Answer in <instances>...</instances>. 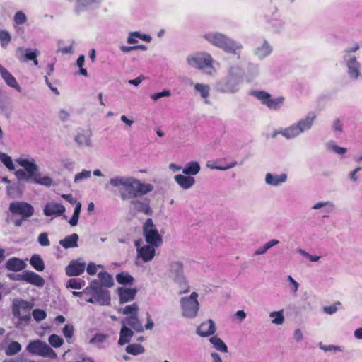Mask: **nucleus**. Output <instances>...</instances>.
Here are the masks:
<instances>
[{"label": "nucleus", "instance_id": "nucleus-44", "mask_svg": "<svg viewBox=\"0 0 362 362\" xmlns=\"http://www.w3.org/2000/svg\"><path fill=\"white\" fill-rule=\"evenodd\" d=\"M30 263L37 271L42 272L45 269V264L39 255H34L31 257Z\"/></svg>", "mask_w": 362, "mask_h": 362}, {"label": "nucleus", "instance_id": "nucleus-23", "mask_svg": "<svg viewBox=\"0 0 362 362\" xmlns=\"http://www.w3.org/2000/svg\"><path fill=\"white\" fill-rule=\"evenodd\" d=\"M0 75L5 83L9 87L16 89L18 92H21V87L18 83L16 79L12 74L3 66L0 64Z\"/></svg>", "mask_w": 362, "mask_h": 362}, {"label": "nucleus", "instance_id": "nucleus-26", "mask_svg": "<svg viewBox=\"0 0 362 362\" xmlns=\"http://www.w3.org/2000/svg\"><path fill=\"white\" fill-rule=\"evenodd\" d=\"M23 276V281L37 287H42L45 284L44 279L35 272L25 270Z\"/></svg>", "mask_w": 362, "mask_h": 362}, {"label": "nucleus", "instance_id": "nucleus-13", "mask_svg": "<svg viewBox=\"0 0 362 362\" xmlns=\"http://www.w3.org/2000/svg\"><path fill=\"white\" fill-rule=\"evenodd\" d=\"M273 51L272 46L264 38L256 41L252 49V54L259 60H264L269 57Z\"/></svg>", "mask_w": 362, "mask_h": 362}, {"label": "nucleus", "instance_id": "nucleus-63", "mask_svg": "<svg viewBox=\"0 0 362 362\" xmlns=\"http://www.w3.org/2000/svg\"><path fill=\"white\" fill-rule=\"evenodd\" d=\"M37 241L41 246L47 247L50 245V241L47 233H41L38 235Z\"/></svg>", "mask_w": 362, "mask_h": 362}, {"label": "nucleus", "instance_id": "nucleus-11", "mask_svg": "<svg viewBox=\"0 0 362 362\" xmlns=\"http://www.w3.org/2000/svg\"><path fill=\"white\" fill-rule=\"evenodd\" d=\"M143 233L147 243L154 245V246H159L162 243V237L151 218L146 220L143 225Z\"/></svg>", "mask_w": 362, "mask_h": 362}, {"label": "nucleus", "instance_id": "nucleus-47", "mask_svg": "<svg viewBox=\"0 0 362 362\" xmlns=\"http://www.w3.org/2000/svg\"><path fill=\"white\" fill-rule=\"evenodd\" d=\"M269 316L272 319V324L280 325L284 322L283 310L271 312L269 313Z\"/></svg>", "mask_w": 362, "mask_h": 362}, {"label": "nucleus", "instance_id": "nucleus-32", "mask_svg": "<svg viewBox=\"0 0 362 362\" xmlns=\"http://www.w3.org/2000/svg\"><path fill=\"white\" fill-rule=\"evenodd\" d=\"M6 267L10 271L18 272L24 269L26 263L21 259L13 257L7 261Z\"/></svg>", "mask_w": 362, "mask_h": 362}, {"label": "nucleus", "instance_id": "nucleus-2", "mask_svg": "<svg viewBox=\"0 0 362 362\" xmlns=\"http://www.w3.org/2000/svg\"><path fill=\"white\" fill-rule=\"evenodd\" d=\"M109 183L118 190L122 200H132L144 196L154 189L153 185L142 182L132 176H114L110 179Z\"/></svg>", "mask_w": 362, "mask_h": 362}, {"label": "nucleus", "instance_id": "nucleus-42", "mask_svg": "<svg viewBox=\"0 0 362 362\" xmlns=\"http://www.w3.org/2000/svg\"><path fill=\"white\" fill-rule=\"evenodd\" d=\"M75 141L80 146H92V141L90 136L88 134L79 133L75 138Z\"/></svg>", "mask_w": 362, "mask_h": 362}, {"label": "nucleus", "instance_id": "nucleus-40", "mask_svg": "<svg viewBox=\"0 0 362 362\" xmlns=\"http://www.w3.org/2000/svg\"><path fill=\"white\" fill-rule=\"evenodd\" d=\"M334 204L331 201L319 202L315 204L312 209L315 210L322 209V211L329 214L334 210Z\"/></svg>", "mask_w": 362, "mask_h": 362}, {"label": "nucleus", "instance_id": "nucleus-49", "mask_svg": "<svg viewBox=\"0 0 362 362\" xmlns=\"http://www.w3.org/2000/svg\"><path fill=\"white\" fill-rule=\"evenodd\" d=\"M326 148L329 151L334 153L337 155L341 156L347 152V148L339 146L333 141L328 142L326 144Z\"/></svg>", "mask_w": 362, "mask_h": 362}, {"label": "nucleus", "instance_id": "nucleus-33", "mask_svg": "<svg viewBox=\"0 0 362 362\" xmlns=\"http://www.w3.org/2000/svg\"><path fill=\"white\" fill-rule=\"evenodd\" d=\"M108 337L109 336L105 334L97 333L90 339L88 343L95 346L98 349H104Z\"/></svg>", "mask_w": 362, "mask_h": 362}, {"label": "nucleus", "instance_id": "nucleus-60", "mask_svg": "<svg viewBox=\"0 0 362 362\" xmlns=\"http://www.w3.org/2000/svg\"><path fill=\"white\" fill-rule=\"evenodd\" d=\"M74 327L71 324H66L63 328V334L66 337V340L69 341L74 334Z\"/></svg>", "mask_w": 362, "mask_h": 362}, {"label": "nucleus", "instance_id": "nucleus-8", "mask_svg": "<svg viewBox=\"0 0 362 362\" xmlns=\"http://www.w3.org/2000/svg\"><path fill=\"white\" fill-rule=\"evenodd\" d=\"M198 297L197 293L192 292L189 296L181 298L180 303L184 317L194 319L197 316L199 310Z\"/></svg>", "mask_w": 362, "mask_h": 362}, {"label": "nucleus", "instance_id": "nucleus-35", "mask_svg": "<svg viewBox=\"0 0 362 362\" xmlns=\"http://www.w3.org/2000/svg\"><path fill=\"white\" fill-rule=\"evenodd\" d=\"M201 170L200 165L197 161H191L185 165L182 169L184 175L193 176L197 175Z\"/></svg>", "mask_w": 362, "mask_h": 362}, {"label": "nucleus", "instance_id": "nucleus-51", "mask_svg": "<svg viewBox=\"0 0 362 362\" xmlns=\"http://www.w3.org/2000/svg\"><path fill=\"white\" fill-rule=\"evenodd\" d=\"M27 20V16L23 11H17L13 16V26L16 28L18 25H23Z\"/></svg>", "mask_w": 362, "mask_h": 362}, {"label": "nucleus", "instance_id": "nucleus-15", "mask_svg": "<svg viewBox=\"0 0 362 362\" xmlns=\"http://www.w3.org/2000/svg\"><path fill=\"white\" fill-rule=\"evenodd\" d=\"M16 162L25 169L28 174V179H31L38 171V166L35 163V160L28 155H22L16 159Z\"/></svg>", "mask_w": 362, "mask_h": 362}, {"label": "nucleus", "instance_id": "nucleus-25", "mask_svg": "<svg viewBox=\"0 0 362 362\" xmlns=\"http://www.w3.org/2000/svg\"><path fill=\"white\" fill-rule=\"evenodd\" d=\"M176 183L183 189H189L195 184V179L192 176L178 174L174 177Z\"/></svg>", "mask_w": 362, "mask_h": 362}, {"label": "nucleus", "instance_id": "nucleus-61", "mask_svg": "<svg viewBox=\"0 0 362 362\" xmlns=\"http://www.w3.org/2000/svg\"><path fill=\"white\" fill-rule=\"evenodd\" d=\"M32 315L34 320L37 322H40L43 320L47 316L46 312L41 309H35L33 311Z\"/></svg>", "mask_w": 362, "mask_h": 362}, {"label": "nucleus", "instance_id": "nucleus-22", "mask_svg": "<svg viewBox=\"0 0 362 362\" xmlns=\"http://www.w3.org/2000/svg\"><path fill=\"white\" fill-rule=\"evenodd\" d=\"M85 267V262L78 260H73L66 267V274L69 276H79L83 273Z\"/></svg>", "mask_w": 362, "mask_h": 362}, {"label": "nucleus", "instance_id": "nucleus-3", "mask_svg": "<svg viewBox=\"0 0 362 362\" xmlns=\"http://www.w3.org/2000/svg\"><path fill=\"white\" fill-rule=\"evenodd\" d=\"M202 37L211 45L218 47L226 53L236 55L240 58L243 49L241 42L217 31L204 33Z\"/></svg>", "mask_w": 362, "mask_h": 362}, {"label": "nucleus", "instance_id": "nucleus-14", "mask_svg": "<svg viewBox=\"0 0 362 362\" xmlns=\"http://www.w3.org/2000/svg\"><path fill=\"white\" fill-rule=\"evenodd\" d=\"M9 211L16 214L21 215L23 218H28L34 214L33 206L25 202H13L9 205Z\"/></svg>", "mask_w": 362, "mask_h": 362}, {"label": "nucleus", "instance_id": "nucleus-34", "mask_svg": "<svg viewBox=\"0 0 362 362\" xmlns=\"http://www.w3.org/2000/svg\"><path fill=\"white\" fill-rule=\"evenodd\" d=\"M78 235L73 233L65 237L59 241V244L65 249L76 247L78 246Z\"/></svg>", "mask_w": 362, "mask_h": 362}, {"label": "nucleus", "instance_id": "nucleus-64", "mask_svg": "<svg viewBox=\"0 0 362 362\" xmlns=\"http://www.w3.org/2000/svg\"><path fill=\"white\" fill-rule=\"evenodd\" d=\"M287 279L289 281L290 286L289 289L293 293L296 294L298 291L299 284L291 276H287Z\"/></svg>", "mask_w": 362, "mask_h": 362}, {"label": "nucleus", "instance_id": "nucleus-43", "mask_svg": "<svg viewBox=\"0 0 362 362\" xmlns=\"http://www.w3.org/2000/svg\"><path fill=\"white\" fill-rule=\"evenodd\" d=\"M22 346L20 343L13 341L6 347L4 351L6 356H11L20 352Z\"/></svg>", "mask_w": 362, "mask_h": 362}, {"label": "nucleus", "instance_id": "nucleus-39", "mask_svg": "<svg viewBox=\"0 0 362 362\" xmlns=\"http://www.w3.org/2000/svg\"><path fill=\"white\" fill-rule=\"evenodd\" d=\"M25 52V54L21 57H18V59L20 60L28 62V61H32L34 60L35 58H37V55L39 54V51L37 49H32L30 48H26L23 49L22 47H19L18 49V52Z\"/></svg>", "mask_w": 362, "mask_h": 362}, {"label": "nucleus", "instance_id": "nucleus-52", "mask_svg": "<svg viewBox=\"0 0 362 362\" xmlns=\"http://www.w3.org/2000/svg\"><path fill=\"white\" fill-rule=\"evenodd\" d=\"M0 160L10 170L15 169V165L11 158L5 153L0 152Z\"/></svg>", "mask_w": 362, "mask_h": 362}, {"label": "nucleus", "instance_id": "nucleus-19", "mask_svg": "<svg viewBox=\"0 0 362 362\" xmlns=\"http://www.w3.org/2000/svg\"><path fill=\"white\" fill-rule=\"evenodd\" d=\"M134 209L139 213H142L147 216L153 214V209L150 206V200L148 199H139L134 198L130 202Z\"/></svg>", "mask_w": 362, "mask_h": 362}, {"label": "nucleus", "instance_id": "nucleus-48", "mask_svg": "<svg viewBox=\"0 0 362 362\" xmlns=\"http://www.w3.org/2000/svg\"><path fill=\"white\" fill-rule=\"evenodd\" d=\"M217 162L218 161H213V162L209 161L206 163V167L209 168V169H212V170H226L233 168L237 165L236 161H233L226 165H216Z\"/></svg>", "mask_w": 362, "mask_h": 362}, {"label": "nucleus", "instance_id": "nucleus-21", "mask_svg": "<svg viewBox=\"0 0 362 362\" xmlns=\"http://www.w3.org/2000/svg\"><path fill=\"white\" fill-rule=\"evenodd\" d=\"M288 180V175L286 173L273 174L267 173L265 175V183L272 187H278L285 183Z\"/></svg>", "mask_w": 362, "mask_h": 362}, {"label": "nucleus", "instance_id": "nucleus-17", "mask_svg": "<svg viewBox=\"0 0 362 362\" xmlns=\"http://www.w3.org/2000/svg\"><path fill=\"white\" fill-rule=\"evenodd\" d=\"M140 242V240L135 242L137 257L141 258L144 262L152 260L156 254V247L158 246H154V245L148 243V245L141 246Z\"/></svg>", "mask_w": 362, "mask_h": 362}, {"label": "nucleus", "instance_id": "nucleus-24", "mask_svg": "<svg viewBox=\"0 0 362 362\" xmlns=\"http://www.w3.org/2000/svg\"><path fill=\"white\" fill-rule=\"evenodd\" d=\"M216 332V325L212 320L203 322L197 329V333L200 337H206L214 334Z\"/></svg>", "mask_w": 362, "mask_h": 362}, {"label": "nucleus", "instance_id": "nucleus-27", "mask_svg": "<svg viewBox=\"0 0 362 362\" xmlns=\"http://www.w3.org/2000/svg\"><path fill=\"white\" fill-rule=\"evenodd\" d=\"M120 303H125L134 299L136 291L131 288H119L117 289Z\"/></svg>", "mask_w": 362, "mask_h": 362}, {"label": "nucleus", "instance_id": "nucleus-41", "mask_svg": "<svg viewBox=\"0 0 362 362\" xmlns=\"http://www.w3.org/2000/svg\"><path fill=\"white\" fill-rule=\"evenodd\" d=\"M210 343L217 350L223 353H227L228 349L223 341L217 336H213L209 339Z\"/></svg>", "mask_w": 362, "mask_h": 362}, {"label": "nucleus", "instance_id": "nucleus-50", "mask_svg": "<svg viewBox=\"0 0 362 362\" xmlns=\"http://www.w3.org/2000/svg\"><path fill=\"white\" fill-rule=\"evenodd\" d=\"M117 281L119 284H132L134 279L127 272H122L116 276Z\"/></svg>", "mask_w": 362, "mask_h": 362}, {"label": "nucleus", "instance_id": "nucleus-16", "mask_svg": "<svg viewBox=\"0 0 362 362\" xmlns=\"http://www.w3.org/2000/svg\"><path fill=\"white\" fill-rule=\"evenodd\" d=\"M169 275L174 281L180 284H186L183 264L180 261H173L169 265Z\"/></svg>", "mask_w": 362, "mask_h": 362}, {"label": "nucleus", "instance_id": "nucleus-54", "mask_svg": "<svg viewBox=\"0 0 362 362\" xmlns=\"http://www.w3.org/2000/svg\"><path fill=\"white\" fill-rule=\"evenodd\" d=\"M48 341L54 348H59L62 346L64 339L57 334H51L48 338Z\"/></svg>", "mask_w": 362, "mask_h": 362}, {"label": "nucleus", "instance_id": "nucleus-62", "mask_svg": "<svg viewBox=\"0 0 362 362\" xmlns=\"http://www.w3.org/2000/svg\"><path fill=\"white\" fill-rule=\"evenodd\" d=\"M320 349L325 351L342 352L344 348L336 345H320Z\"/></svg>", "mask_w": 362, "mask_h": 362}, {"label": "nucleus", "instance_id": "nucleus-28", "mask_svg": "<svg viewBox=\"0 0 362 362\" xmlns=\"http://www.w3.org/2000/svg\"><path fill=\"white\" fill-rule=\"evenodd\" d=\"M281 135L286 139H294L300 135V131L296 123L281 129Z\"/></svg>", "mask_w": 362, "mask_h": 362}, {"label": "nucleus", "instance_id": "nucleus-37", "mask_svg": "<svg viewBox=\"0 0 362 362\" xmlns=\"http://www.w3.org/2000/svg\"><path fill=\"white\" fill-rule=\"evenodd\" d=\"M133 332L132 329L125 326V325H122V327L120 330L119 339L118 344L119 345H124L130 341L132 337H133Z\"/></svg>", "mask_w": 362, "mask_h": 362}, {"label": "nucleus", "instance_id": "nucleus-56", "mask_svg": "<svg viewBox=\"0 0 362 362\" xmlns=\"http://www.w3.org/2000/svg\"><path fill=\"white\" fill-rule=\"evenodd\" d=\"M144 349L140 344H130L127 346L126 351L132 355H138L140 354H142L144 352Z\"/></svg>", "mask_w": 362, "mask_h": 362}, {"label": "nucleus", "instance_id": "nucleus-45", "mask_svg": "<svg viewBox=\"0 0 362 362\" xmlns=\"http://www.w3.org/2000/svg\"><path fill=\"white\" fill-rule=\"evenodd\" d=\"M30 180L35 183L46 187H49L52 185V180L49 176L42 177L39 174H35Z\"/></svg>", "mask_w": 362, "mask_h": 362}, {"label": "nucleus", "instance_id": "nucleus-46", "mask_svg": "<svg viewBox=\"0 0 362 362\" xmlns=\"http://www.w3.org/2000/svg\"><path fill=\"white\" fill-rule=\"evenodd\" d=\"M86 285V281L82 279H70L66 283V288L81 289Z\"/></svg>", "mask_w": 362, "mask_h": 362}, {"label": "nucleus", "instance_id": "nucleus-1", "mask_svg": "<svg viewBox=\"0 0 362 362\" xmlns=\"http://www.w3.org/2000/svg\"><path fill=\"white\" fill-rule=\"evenodd\" d=\"M109 183L118 190L122 200H132L144 196L154 189L153 185L142 182L132 176H114L110 179Z\"/></svg>", "mask_w": 362, "mask_h": 362}, {"label": "nucleus", "instance_id": "nucleus-31", "mask_svg": "<svg viewBox=\"0 0 362 362\" xmlns=\"http://www.w3.org/2000/svg\"><path fill=\"white\" fill-rule=\"evenodd\" d=\"M267 23L269 30L275 33L282 31L285 26L284 21L281 18L277 17H274L267 20Z\"/></svg>", "mask_w": 362, "mask_h": 362}, {"label": "nucleus", "instance_id": "nucleus-55", "mask_svg": "<svg viewBox=\"0 0 362 362\" xmlns=\"http://www.w3.org/2000/svg\"><path fill=\"white\" fill-rule=\"evenodd\" d=\"M11 40V36L8 31L4 30H0V44L3 48H6Z\"/></svg>", "mask_w": 362, "mask_h": 362}, {"label": "nucleus", "instance_id": "nucleus-6", "mask_svg": "<svg viewBox=\"0 0 362 362\" xmlns=\"http://www.w3.org/2000/svg\"><path fill=\"white\" fill-rule=\"evenodd\" d=\"M187 64L194 68L204 70L206 74L214 76L216 74V69L213 66L214 59L211 55L208 52H199L189 55L187 58Z\"/></svg>", "mask_w": 362, "mask_h": 362}, {"label": "nucleus", "instance_id": "nucleus-36", "mask_svg": "<svg viewBox=\"0 0 362 362\" xmlns=\"http://www.w3.org/2000/svg\"><path fill=\"white\" fill-rule=\"evenodd\" d=\"M98 277L100 286L103 288L112 287L114 284L112 276L106 272H99Z\"/></svg>", "mask_w": 362, "mask_h": 362}, {"label": "nucleus", "instance_id": "nucleus-4", "mask_svg": "<svg viewBox=\"0 0 362 362\" xmlns=\"http://www.w3.org/2000/svg\"><path fill=\"white\" fill-rule=\"evenodd\" d=\"M243 76L244 71L240 65H230L228 68L227 74L216 82L215 88L221 93H236L240 88Z\"/></svg>", "mask_w": 362, "mask_h": 362}, {"label": "nucleus", "instance_id": "nucleus-5", "mask_svg": "<svg viewBox=\"0 0 362 362\" xmlns=\"http://www.w3.org/2000/svg\"><path fill=\"white\" fill-rule=\"evenodd\" d=\"M83 296H90L86 299V302L90 303H97L100 305H107L110 303V291L102 288L98 280H93L88 286L82 291Z\"/></svg>", "mask_w": 362, "mask_h": 362}, {"label": "nucleus", "instance_id": "nucleus-29", "mask_svg": "<svg viewBox=\"0 0 362 362\" xmlns=\"http://www.w3.org/2000/svg\"><path fill=\"white\" fill-rule=\"evenodd\" d=\"M122 325H125V326L129 325L137 332H141L144 331L142 323L138 319L137 315H133L125 317L122 321Z\"/></svg>", "mask_w": 362, "mask_h": 362}, {"label": "nucleus", "instance_id": "nucleus-30", "mask_svg": "<svg viewBox=\"0 0 362 362\" xmlns=\"http://www.w3.org/2000/svg\"><path fill=\"white\" fill-rule=\"evenodd\" d=\"M102 1L103 0H75L74 12L79 15L86 7L93 4H98L101 3Z\"/></svg>", "mask_w": 362, "mask_h": 362}, {"label": "nucleus", "instance_id": "nucleus-53", "mask_svg": "<svg viewBox=\"0 0 362 362\" xmlns=\"http://www.w3.org/2000/svg\"><path fill=\"white\" fill-rule=\"evenodd\" d=\"M139 308L136 303H133L132 305H127L124 308H119L118 312L122 313L124 315H137Z\"/></svg>", "mask_w": 362, "mask_h": 362}, {"label": "nucleus", "instance_id": "nucleus-7", "mask_svg": "<svg viewBox=\"0 0 362 362\" xmlns=\"http://www.w3.org/2000/svg\"><path fill=\"white\" fill-rule=\"evenodd\" d=\"M251 95L260 101L261 104L265 105L272 111H279L284 105L285 97L280 95L273 98L270 93L264 90H253Z\"/></svg>", "mask_w": 362, "mask_h": 362}, {"label": "nucleus", "instance_id": "nucleus-20", "mask_svg": "<svg viewBox=\"0 0 362 362\" xmlns=\"http://www.w3.org/2000/svg\"><path fill=\"white\" fill-rule=\"evenodd\" d=\"M317 115L315 112H309L305 117L300 119L296 122L300 134L305 132L309 131L314 124L316 120Z\"/></svg>", "mask_w": 362, "mask_h": 362}, {"label": "nucleus", "instance_id": "nucleus-10", "mask_svg": "<svg viewBox=\"0 0 362 362\" xmlns=\"http://www.w3.org/2000/svg\"><path fill=\"white\" fill-rule=\"evenodd\" d=\"M28 353L42 357L54 359L57 357L56 352L45 341L34 340L30 341L26 346Z\"/></svg>", "mask_w": 362, "mask_h": 362}, {"label": "nucleus", "instance_id": "nucleus-38", "mask_svg": "<svg viewBox=\"0 0 362 362\" xmlns=\"http://www.w3.org/2000/svg\"><path fill=\"white\" fill-rule=\"evenodd\" d=\"M194 88L196 92H197L202 98L204 100V102L208 104V98L209 97L210 91L209 86L207 84L197 83L194 84Z\"/></svg>", "mask_w": 362, "mask_h": 362}, {"label": "nucleus", "instance_id": "nucleus-18", "mask_svg": "<svg viewBox=\"0 0 362 362\" xmlns=\"http://www.w3.org/2000/svg\"><path fill=\"white\" fill-rule=\"evenodd\" d=\"M66 209L62 204L51 201L45 204L43 208V214L47 217L55 218L63 216L65 219L67 217L64 215Z\"/></svg>", "mask_w": 362, "mask_h": 362}, {"label": "nucleus", "instance_id": "nucleus-59", "mask_svg": "<svg viewBox=\"0 0 362 362\" xmlns=\"http://www.w3.org/2000/svg\"><path fill=\"white\" fill-rule=\"evenodd\" d=\"M362 170V167L358 166L356 168H354L353 170L350 171L348 174V178L349 180L354 183L359 182V177L358 175V173L360 170Z\"/></svg>", "mask_w": 362, "mask_h": 362}, {"label": "nucleus", "instance_id": "nucleus-57", "mask_svg": "<svg viewBox=\"0 0 362 362\" xmlns=\"http://www.w3.org/2000/svg\"><path fill=\"white\" fill-rule=\"evenodd\" d=\"M341 305L340 301H337L331 305L324 307L323 311L328 315H333L338 311Z\"/></svg>", "mask_w": 362, "mask_h": 362}, {"label": "nucleus", "instance_id": "nucleus-58", "mask_svg": "<svg viewBox=\"0 0 362 362\" xmlns=\"http://www.w3.org/2000/svg\"><path fill=\"white\" fill-rule=\"evenodd\" d=\"M91 176V171L88 170H83L81 173L76 174L74 177V182L78 183L83 180L88 179Z\"/></svg>", "mask_w": 362, "mask_h": 362}, {"label": "nucleus", "instance_id": "nucleus-9", "mask_svg": "<svg viewBox=\"0 0 362 362\" xmlns=\"http://www.w3.org/2000/svg\"><path fill=\"white\" fill-rule=\"evenodd\" d=\"M341 63L346 67V74L350 79H362L361 64L356 56H342Z\"/></svg>", "mask_w": 362, "mask_h": 362}, {"label": "nucleus", "instance_id": "nucleus-12", "mask_svg": "<svg viewBox=\"0 0 362 362\" xmlns=\"http://www.w3.org/2000/svg\"><path fill=\"white\" fill-rule=\"evenodd\" d=\"M32 305L25 300H15L13 304V313L19 323L27 325L30 320V310Z\"/></svg>", "mask_w": 362, "mask_h": 362}]
</instances>
